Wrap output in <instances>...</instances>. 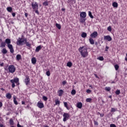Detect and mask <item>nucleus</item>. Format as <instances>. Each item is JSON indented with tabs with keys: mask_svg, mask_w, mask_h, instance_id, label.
Here are the masks:
<instances>
[{
	"mask_svg": "<svg viewBox=\"0 0 127 127\" xmlns=\"http://www.w3.org/2000/svg\"><path fill=\"white\" fill-rule=\"evenodd\" d=\"M12 15L13 17H14L15 16V12H13L12 13Z\"/></svg>",
	"mask_w": 127,
	"mask_h": 127,
	"instance_id": "nucleus-53",
	"label": "nucleus"
},
{
	"mask_svg": "<svg viewBox=\"0 0 127 127\" xmlns=\"http://www.w3.org/2000/svg\"><path fill=\"white\" fill-rule=\"evenodd\" d=\"M105 91H107V92H110L111 91V87H106L105 88Z\"/></svg>",
	"mask_w": 127,
	"mask_h": 127,
	"instance_id": "nucleus-33",
	"label": "nucleus"
},
{
	"mask_svg": "<svg viewBox=\"0 0 127 127\" xmlns=\"http://www.w3.org/2000/svg\"><path fill=\"white\" fill-rule=\"evenodd\" d=\"M64 106L67 109V110H70V108L68 107V103L67 102H64Z\"/></svg>",
	"mask_w": 127,
	"mask_h": 127,
	"instance_id": "nucleus-27",
	"label": "nucleus"
},
{
	"mask_svg": "<svg viewBox=\"0 0 127 127\" xmlns=\"http://www.w3.org/2000/svg\"><path fill=\"white\" fill-rule=\"evenodd\" d=\"M78 51L80 53V55L83 58H85V57H88L89 54L88 53V49L85 48L84 47H80Z\"/></svg>",
	"mask_w": 127,
	"mask_h": 127,
	"instance_id": "nucleus-1",
	"label": "nucleus"
},
{
	"mask_svg": "<svg viewBox=\"0 0 127 127\" xmlns=\"http://www.w3.org/2000/svg\"><path fill=\"white\" fill-rule=\"evenodd\" d=\"M0 47H1V48L5 47V42H2L0 44Z\"/></svg>",
	"mask_w": 127,
	"mask_h": 127,
	"instance_id": "nucleus-31",
	"label": "nucleus"
},
{
	"mask_svg": "<svg viewBox=\"0 0 127 127\" xmlns=\"http://www.w3.org/2000/svg\"><path fill=\"white\" fill-rule=\"evenodd\" d=\"M109 83H111V84H116V81L114 80L112 82L109 81Z\"/></svg>",
	"mask_w": 127,
	"mask_h": 127,
	"instance_id": "nucleus-50",
	"label": "nucleus"
},
{
	"mask_svg": "<svg viewBox=\"0 0 127 127\" xmlns=\"http://www.w3.org/2000/svg\"><path fill=\"white\" fill-rule=\"evenodd\" d=\"M9 124L10 126H13L14 123H13V120H12V119H10L9 120Z\"/></svg>",
	"mask_w": 127,
	"mask_h": 127,
	"instance_id": "nucleus-32",
	"label": "nucleus"
},
{
	"mask_svg": "<svg viewBox=\"0 0 127 127\" xmlns=\"http://www.w3.org/2000/svg\"><path fill=\"white\" fill-rule=\"evenodd\" d=\"M1 107H2V103L0 102V108H1Z\"/></svg>",
	"mask_w": 127,
	"mask_h": 127,
	"instance_id": "nucleus-56",
	"label": "nucleus"
},
{
	"mask_svg": "<svg viewBox=\"0 0 127 127\" xmlns=\"http://www.w3.org/2000/svg\"><path fill=\"white\" fill-rule=\"evenodd\" d=\"M72 1H73V0H67V3H72Z\"/></svg>",
	"mask_w": 127,
	"mask_h": 127,
	"instance_id": "nucleus-49",
	"label": "nucleus"
},
{
	"mask_svg": "<svg viewBox=\"0 0 127 127\" xmlns=\"http://www.w3.org/2000/svg\"><path fill=\"white\" fill-rule=\"evenodd\" d=\"M0 90H1V91H3V92H4V91H5L4 89L3 88H1Z\"/></svg>",
	"mask_w": 127,
	"mask_h": 127,
	"instance_id": "nucleus-60",
	"label": "nucleus"
},
{
	"mask_svg": "<svg viewBox=\"0 0 127 127\" xmlns=\"http://www.w3.org/2000/svg\"><path fill=\"white\" fill-rule=\"evenodd\" d=\"M21 103H22V105H25V102L22 101Z\"/></svg>",
	"mask_w": 127,
	"mask_h": 127,
	"instance_id": "nucleus-59",
	"label": "nucleus"
},
{
	"mask_svg": "<svg viewBox=\"0 0 127 127\" xmlns=\"http://www.w3.org/2000/svg\"><path fill=\"white\" fill-rule=\"evenodd\" d=\"M88 15L90 17V18H94V16L92 14V12H91V11H88Z\"/></svg>",
	"mask_w": 127,
	"mask_h": 127,
	"instance_id": "nucleus-26",
	"label": "nucleus"
},
{
	"mask_svg": "<svg viewBox=\"0 0 127 127\" xmlns=\"http://www.w3.org/2000/svg\"><path fill=\"white\" fill-rule=\"evenodd\" d=\"M10 82L11 83L12 88H14L15 87V84H16L17 86L19 85V78L17 77H15L13 79H11ZM15 83V84L14 83Z\"/></svg>",
	"mask_w": 127,
	"mask_h": 127,
	"instance_id": "nucleus-3",
	"label": "nucleus"
},
{
	"mask_svg": "<svg viewBox=\"0 0 127 127\" xmlns=\"http://www.w3.org/2000/svg\"><path fill=\"white\" fill-rule=\"evenodd\" d=\"M8 70L9 73H14L15 70H16V68L13 65H10L8 67Z\"/></svg>",
	"mask_w": 127,
	"mask_h": 127,
	"instance_id": "nucleus-4",
	"label": "nucleus"
},
{
	"mask_svg": "<svg viewBox=\"0 0 127 127\" xmlns=\"http://www.w3.org/2000/svg\"><path fill=\"white\" fill-rule=\"evenodd\" d=\"M104 40H107V41H112V37L110 35L104 36Z\"/></svg>",
	"mask_w": 127,
	"mask_h": 127,
	"instance_id": "nucleus-10",
	"label": "nucleus"
},
{
	"mask_svg": "<svg viewBox=\"0 0 127 127\" xmlns=\"http://www.w3.org/2000/svg\"><path fill=\"white\" fill-rule=\"evenodd\" d=\"M62 11H65V8H62Z\"/></svg>",
	"mask_w": 127,
	"mask_h": 127,
	"instance_id": "nucleus-62",
	"label": "nucleus"
},
{
	"mask_svg": "<svg viewBox=\"0 0 127 127\" xmlns=\"http://www.w3.org/2000/svg\"><path fill=\"white\" fill-rule=\"evenodd\" d=\"M66 66H67V67H72V63L68 62L66 64Z\"/></svg>",
	"mask_w": 127,
	"mask_h": 127,
	"instance_id": "nucleus-37",
	"label": "nucleus"
},
{
	"mask_svg": "<svg viewBox=\"0 0 127 127\" xmlns=\"http://www.w3.org/2000/svg\"><path fill=\"white\" fill-rule=\"evenodd\" d=\"M37 107L39 108V109H43L44 108V104L42 102L39 101L37 104Z\"/></svg>",
	"mask_w": 127,
	"mask_h": 127,
	"instance_id": "nucleus-9",
	"label": "nucleus"
},
{
	"mask_svg": "<svg viewBox=\"0 0 127 127\" xmlns=\"http://www.w3.org/2000/svg\"><path fill=\"white\" fill-rule=\"evenodd\" d=\"M31 62L32 64H36V58H32L31 59Z\"/></svg>",
	"mask_w": 127,
	"mask_h": 127,
	"instance_id": "nucleus-17",
	"label": "nucleus"
},
{
	"mask_svg": "<svg viewBox=\"0 0 127 127\" xmlns=\"http://www.w3.org/2000/svg\"><path fill=\"white\" fill-rule=\"evenodd\" d=\"M94 123L95 126H99V123H98V122L95 120H94Z\"/></svg>",
	"mask_w": 127,
	"mask_h": 127,
	"instance_id": "nucleus-44",
	"label": "nucleus"
},
{
	"mask_svg": "<svg viewBox=\"0 0 127 127\" xmlns=\"http://www.w3.org/2000/svg\"><path fill=\"white\" fill-rule=\"evenodd\" d=\"M107 30L108 31H112V27L111 26H109L108 28H107Z\"/></svg>",
	"mask_w": 127,
	"mask_h": 127,
	"instance_id": "nucleus-41",
	"label": "nucleus"
},
{
	"mask_svg": "<svg viewBox=\"0 0 127 127\" xmlns=\"http://www.w3.org/2000/svg\"><path fill=\"white\" fill-rule=\"evenodd\" d=\"M76 107L78 109H82V107H83V104L81 102H77L76 103Z\"/></svg>",
	"mask_w": 127,
	"mask_h": 127,
	"instance_id": "nucleus-13",
	"label": "nucleus"
},
{
	"mask_svg": "<svg viewBox=\"0 0 127 127\" xmlns=\"http://www.w3.org/2000/svg\"><path fill=\"white\" fill-rule=\"evenodd\" d=\"M104 114H100V116L101 118H103V117H104Z\"/></svg>",
	"mask_w": 127,
	"mask_h": 127,
	"instance_id": "nucleus-55",
	"label": "nucleus"
},
{
	"mask_svg": "<svg viewBox=\"0 0 127 127\" xmlns=\"http://www.w3.org/2000/svg\"><path fill=\"white\" fill-rule=\"evenodd\" d=\"M89 42H90V44H92V45L95 44V41H94V39L90 38L89 39Z\"/></svg>",
	"mask_w": 127,
	"mask_h": 127,
	"instance_id": "nucleus-18",
	"label": "nucleus"
},
{
	"mask_svg": "<svg viewBox=\"0 0 127 127\" xmlns=\"http://www.w3.org/2000/svg\"><path fill=\"white\" fill-rule=\"evenodd\" d=\"M108 49H109V47L106 46L105 48V51H108Z\"/></svg>",
	"mask_w": 127,
	"mask_h": 127,
	"instance_id": "nucleus-52",
	"label": "nucleus"
},
{
	"mask_svg": "<svg viewBox=\"0 0 127 127\" xmlns=\"http://www.w3.org/2000/svg\"><path fill=\"white\" fill-rule=\"evenodd\" d=\"M80 16L81 18H86V16H87V13H86V12H81L80 13Z\"/></svg>",
	"mask_w": 127,
	"mask_h": 127,
	"instance_id": "nucleus-12",
	"label": "nucleus"
},
{
	"mask_svg": "<svg viewBox=\"0 0 127 127\" xmlns=\"http://www.w3.org/2000/svg\"><path fill=\"white\" fill-rule=\"evenodd\" d=\"M94 76L96 77V78H97L98 79H99V77H98V75H97V74H94Z\"/></svg>",
	"mask_w": 127,
	"mask_h": 127,
	"instance_id": "nucleus-58",
	"label": "nucleus"
},
{
	"mask_svg": "<svg viewBox=\"0 0 127 127\" xmlns=\"http://www.w3.org/2000/svg\"><path fill=\"white\" fill-rule=\"evenodd\" d=\"M46 75H48V77L50 76V71L49 70L46 72Z\"/></svg>",
	"mask_w": 127,
	"mask_h": 127,
	"instance_id": "nucleus-43",
	"label": "nucleus"
},
{
	"mask_svg": "<svg viewBox=\"0 0 127 127\" xmlns=\"http://www.w3.org/2000/svg\"><path fill=\"white\" fill-rule=\"evenodd\" d=\"M116 95H120L121 94V91H120L119 90H116Z\"/></svg>",
	"mask_w": 127,
	"mask_h": 127,
	"instance_id": "nucleus-40",
	"label": "nucleus"
},
{
	"mask_svg": "<svg viewBox=\"0 0 127 127\" xmlns=\"http://www.w3.org/2000/svg\"><path fill=\"white\" fill-rule=\"evenodd\" d=\"M25 43L26 46H27L29 48V49H30V48H31V45L30 44H29V43H28V42H27V41H25Z\"/></svg>",
	"mask_w": 127,
	"mask_h": 127,
	"instance_id": "nucleus-22",
	"label": "nucleus"
},
{
	"mask_svg": "<svg viewBox=\"0 0 127 127\" xmlns=\"http://www.w3.org/2000/svg\"><path fill=\"white\" fill-rule=\"evenodd\" d=\"M63 122H66V121H68L69 119L70 118V115L68 113H64L63 114Z\"/></svg>",
	"mask_w": 127,
	"mask_h": 127,
	"instance_id": "nucleus-6",
	"label": "nucleus"
},
{
	"mask_svg": "<svg viewBox=\"0 0 127 127\" xmlns=\"http://www.w3.org/2000/svg\"><path fill=\"white\" fill-rule=\"evenodd\" d=\"M43 99L44 100V101H47L48 100L47 97L43 96Z\"/></svg>",
	"mask_w": 127,
	"mask_h": 127,
	"instance_id": "nucleus-46",
	"label": "nucleus"
},
{
	"mask_svg": "<svg viewBox=\"0 0 127 127\" xmlns=\"http://www.w3.org/2000/svg\"><path fill=\"white\" fill-rule=\"evenodd\" d=\"M25 16L26 17H27V16H28V13H25Z\"/></svg>",
	"mask_w": 127,
	"mask_h": 127,
	"instance_id": "nucleus-54",
	"label": "nucleus"
},
{
	"mask_svg": "<svg viewBox=\"0 0 127 127\" xmlns=\"http://www.w3.org/2000/svg\"><path fill=\"white\" fill-rule=\"evenodd\" d=\"M89 87H90V88L91 89H93V87H92V85H90Z\"/></svg>",
	"mask_w": 127,
	"mask_h": 127,
	"instance_id": "nucleus-64",
	"label": "nucleus"
},
{
	"mask_svg": "<svg viewBox=\"0 0 127 127\" xmlns=\"http://www.w3.org/2000/svg\"><path fill=\"white\" fill-rule=\"evenodd\" d=\"M114 67L116 71H118V70H119V68H120V66H119L118 64H115L114 65Z\"/></svg>",
	"mask_w": 127,
	"mask_h": 127,
	"instance_id": "nucleus-35",
	"label": "nucleus"
},
{
	"mask_svg": "<svg viewBox=\"0 0 127 127\" xmlns=\"http://www.w3.org/2000/svg\"><path fill=\"white\" fill-rule=\"evenodd\" d=\"M56 26L58 29H61V25H60V24L56 23Z\"/></svg>",
	"mask_w": 127,
	"mask_h": 127,
	"instance_id": "nucleus-29",
	"label": "nucleus"
},
{
	"mask_svg": "<svg viewBox=\"0 0 127 127\" xmlns=\"http://www.w3.org/2000/svg\"><path fill=\"white\" fill-rule=\"evenodd\" d=\"M33 11H35V13H37V14H39V12L38 11V9H36L35 10H33Z\"/></svg>",
	"mask_w": 127,
	"mask_h": 127,
	"instance_id": "nucleus-42",
	"label": "nucleus"
},
{
	"mask_svg": "<svg viewBox=\"0 0 127 127\" xmlns=\"http://www.w3.org/2000/svg\"><path fill=\"white\" fill-rule=\"evenodd\" d=\"M6 98L8 100H10L11 99V94L9 93H7L6 94Z\"/></svg>",
	"mask_w": 127,
	"mask_h": 127,
	"instance_id": "nucleus-15",
	"label": "nucleus"
},
{
	"mask_svg": "<svg viewBox=\"0 0 127 127\" xmlns=\"http://www.w3.org/2000/svg\"><path fill=\"white\" fill-rule=\"evenodd\" d=\"M81 36L82 37V38H86V37H87V33L83 32L81 34Z\"/></svg>",
	"mask_w": 127,
	"mask_h": 127,
	"instance_id": "nucleus-19",
	"label": "nucleus"
},
{
	"mask_svg": "<svg viewBox=\"0 0 127 127\" xmlns=\"http://www.w3.org/2000/svg\"><path fill=\"white\" fill-rule=\"evenodd\" d=\"M58 93L59 97H61L63 95L64 91H63V90L61 89L58 91Z\"/></svg>",
	"mask_w": 127,
	"mask_h": 127,
	"instance_id": "nucleus-14",
	"label": "nucleus"
},
{
	"mask_svg": "<svg viewBox=\"0 0 127 127\" xmlns=\"http://www.w3.org/2000/svg\"><path fill=\"white\" fill-rule=\"evenodd\" d=\"M62 84H63V86H65V85H66V84H67V81H66V80H64L62 82Z\"/></svg>",
	"mask_w": 127,
	"mask_h": 127,
	"instance_id": "nucleus-45",
	"label": "nucleus"
},
{
	"mask_svg": "<svg viewBox=\"0 0 127 127\" xmlns=\"http://www.w3.org/2000/svg\"><path fill=\"white\" fill-rule=\"evenodd\" d=\"M0 65L2 67V66H3V63H1L0 64Z\"/></svg>",
	"mask_w": 127,
	"mask_h": 127,
	"instance_id": "nucleus-61",
	"label": "nucleus"
},
{
	"mask_svg": "<svg viewBox=\"0 0 127 127\" xmlns=\"http://www.w3.org/2000/svg\"><path fill=\"white\" fill-rule=\"evenodd\" d=\"M92 92V91H91V90L90 89H87L86 90V93H91Z\"/></svg>",
	"mask_w": 127,
	"mask_h": 127,
	"instance_id": "nucleus-51",
	"label": "nucleus"
},
{
	"mask_svg": "<svg viewBox=\"0 0 127 127\" xmlns=\"http://www.w3.org/2000/svg\"><path fill=\"white\" fill-rule=\"evenodd\" d=\"M13 98V102L15 105H18V102L16 101V96H14Z\"/></svg>",
	"mask_w": 127,
	"mask_h": 127,
	"instance_id": "nucleus-16",
	"label": "nucleus"
},
{
	"mask_svg": "<svg viewBox=\"0 0 127 127\" xmlns=\"http://www.w3.org/2000/svg\"><path fill=\"white\" fill-rule=\"evenodd\" d=\"M49 2H48V0H46L45 2H44L43 3V5L44 6H47V5H48Z\"/></svg>",
	"mask_w": 127,
	"mask_h": 127,
	"instance_id": "nucleus-25",
	"label": "nucleus"
},
{
	"mask_svg": "<svg viewBox=\"0 0 127 127\" xmlns=\"http://www.w3.org/2000/svg\"><path fill=\"white\" fill-rule=\"evenodd\" d=\"M116 109H115V108H112V109H111V112H112V113H115V112H116Z\"/></svg>",
	"mask_w": 127,
	"mask_h": 127,
	"instance_id": "nucleus-47",
	"label": "nucleus"
},
{
	"mask_svg": "<svg viewBox=\"0 0 127 127\" xmlns=\"http://www.w3.org/2000/svg\"><path fill=\"white\" fill-rule=\"evenodd\" d=\"M71 95H75L76 94V90H75L74 89L72 90V91L71 92Z\"/></svg>",
	"mask_w": 127,
	"mask_h": 127,
	"instance_id": "nucleus-38",
	"label": "nucleus"
},
{
	"mask_svg": "<svg viewBox=\"0 0 127 127\" xmlns=\"http://www.w3.org/2000/svg\"><path fill=\"white\" fill-rule=\"evenodd\" d=\"M79 21L81 23H84V22H85V21H86V18L81 17V18L79 19Z\"/></svg>",
	"mask_w": 127,
	"mask_h": 127,
	"instance_id": "nucleus-20",
	"label": "nucleus"
},
{
	"mask_svg": "<svg viewBox=\"0 0 127 127\" xmlns=\"http://www.w3.org/2000/svg\"><path fill=\"white\" fill-rule=\"evenodd\" d=\"M110 127H117V126L115 124H111Z\"/></svg>",
	"mask_w": 127,
	"mask_h": 127,
	"instance_id": "nucleus-48",
	"label": "nucleus"
},
{
	"mask_svg": "<svg viewBox=\"0 0 127 127\" xmlns=\"http://www.w3.org/2000/svg\"><path fill=\"white\" fill-rule=\"evenodd\" d=\"M56 105H60V101L56 100L55 101Z\"/></svg>",
	"mask_w": 127,
	"mask_h": 127,
	"instance_id": "nucleus-39",
	"label": "nucleus"
},
{
	"mask_svg": "<svg viewBox=\"0 0 127 127\" xmlns=\"http://www.w3.org/2000/svg\"><path fill=\"white\" fill-rule=\"evenodd\" d=\"M32 7L33 10H35V9H38V4L37 2H34L32 3Z\"/></svg>",
	"mask_w": 127,
	"mask_h": 127,
	"instance_id": "nucleus-7",
	"label": "nucleus"
},
{
	"mask_svg": "<svg viewBox=\"0 0 127 127\" xmlns=\"http://www.w3.org/2000/svg\"><path fill=\"white\" fill-rule=\"evenodd\" d=\"M41 46H38L35 50V52H39V51L41 49Z\"/></svg>",
	"mask_w": 127,
	"mask_h": 127,
	"instance_id": "nucleus-21",
	"label": "nucleus"
},
{
	"mask_svg": "<svg viewBox=\"0 0 127 127\" xmlns=\"http://www.w3.org/2000/svg\"><path fill=\"white\" fill-rule=\"evenodd\" d=\"M27 40L26 39H22L21 38H18V39L16 42V44L17 45H21V44H22L23 42L27 41Z\"/></svg>",
	"mask_w": 127,
	"mask_h": 127,
	"instance_id": "nucleus-5",
	"label": "nucleus"
},
{
	"mask_svg": "<svg viewBox=\"0 0 127 127\" xmlns=\"http://www.w3.org/2000/svg\"><path fill=\"white\" fill-rule=\"evenodd\" d=\"M6 9L9 12H11V11H12V8H11V7H7Z\"/></svg>",
	"mask_w": 127,
	"mask_h": 127,
	"instance_id": "nucleus-30",
	"label": "nucleus"
},
{
	"mask_svg": "<svg viewBox=\"0 0 127 127\" xmlns=\"http://www.w3.org/2000/svg\"><path fill=\"white\" fill-rule=\"evenodd\" d=\"M1 52L3 54H6V53H7V50H6V49L5 48H3L2 50H1Z\"/></svg>",
	"mask_w": 127,
	"mask_h": 127,
	"instance_id": "nucleus-23",
	"label": "nucleus"
},
{
	"mask_svg": "<svg viewBox=\"0 0 127 127\" xmlns=\"http://www.w3.org/2000/svg\"><path fill=\"white\" fill-rule=\"evenodd\" d=\"M86 102H87V103H91L92 102V98H87Z\"/></svg>",
	"mask_w": 127,
	"mask_h": 127,
	"instance_id": "nucleus-36",
	"label": "nucleus"
},
{
	"mask_svg": "<svg viewBox=\"0 0 127 127\" xmlns=\"http://www.w3.org/2000/svg\"><path fill=\"white\" fill-rule=\"evenodd\" d=\"M20 59H21V55H17V56H16V60H17V61H19V60H20Z\"/></svg>",
	"mask_w": 127,
	"mask_h": 127,
	"instance_id": "nucleus-24",
	"label": "nucleus"
},
{
	"mask_svg": "<svg viewBox=\"0 0 127 127\" xmlns=\"http://www.w3.org/2000/svg\"><path fill=\"white\" fill-rule=\"evenodd\" d=\"M11 42V41L9 39H6L5 40V43L7 44V47L8 48H9L10 52L11 53H13V52H14V50L13 49V47L12 46V45L10 44Z\"/></svg>",
	"mask_w": 127,
	"mask_h": 127,
	"instance_id": "nucleus-2",
	"label": "nucleus"
},
{
	"mask_svg": "<svg viewBox=\"0 0 127 127\" xmlns=\"http://www.w3.org/2000/svg\"><path fill=\"white\" fill-rule=\"evenodd\" d=\"M98 60H100V61H104V57H99L97 58Z\"/></svg>",
	"mask_w": 127,
	"mask_h": 127,
	"instance_id": "nucleus-34",
	"label": "nucleus"
},
{
	"mask_svg": "<svg viewBox=\"0 0 127 127\" xmlns=\"http://www.w3.org/2000/svg\"><path fill=\"white\" fill-rule=\"evenodd\" d=\"M98 36V32L94 31L90 35L91 38H96Z\"/></svg>",
	"mask_w": 127,
	"mask_h": 127,
	"instance_id": "nucleus-11",
	"label": "nucleus"
},
{
	"mask_svg": "<svg viewBox=\"0 0 127 127\" xmlns=\"http://www.w3.org/2000/svg\"><path fill=\"white\" fill-rule=\"evenodd\" d=\"M24 82L26 85H28V84L30 83V78H29V76H28V75H26L24 79Z\"/></svg>",
	"mask_w": 127,
	"mask_h": 127,
	"instance_id": "nucleus-8",
	"label": "nucleus"
},
{
	"mask_svg": "<svg viewBox=\"0 0 127 127\" xmlns=\"http://www.w3.org/2000/svg\"><path fill=\"white\" fill-rule=\"evenodd\" d=\"M112 5L113 6V7H118V3L117 2H114L113 3H112Z\"/></svg>",
	"mask_w": 127,
	"mask_h": 127,
	"instance_id": "nucleus-28",
	"label": "nucleus"
},
{
	"mask_svg": "<svg viewBox=\"0 0 127 127\" xmlns=\"http://www.w3.org/2000/svg\"><path fill=\"white\" fill-rule=\"evenodd\" d=\"M17 126L18 127H23V126H21L19 124H17Z\"/></svg>",
	"mask_w": 127,
	"mask_h": 127,
	"instance_id": "nucleus-57",
	"label": "nucleus"
},
{
	"mask_svg": "<svg viewBox=\"0 0 127 127\" xmlns=\"http://www.w3.org/2000/svg\"><path fill=\"white\" fill-rule=\"evenodd\" d=\"M97 116H99V115H101V113L100 112H98L97 113Z\"/></svg>",
	"mask_w": 127,
	"mask_h": 127,
	"instance_id": "nucleus-63",
	"label": "nucleus"
}]
</instances>
